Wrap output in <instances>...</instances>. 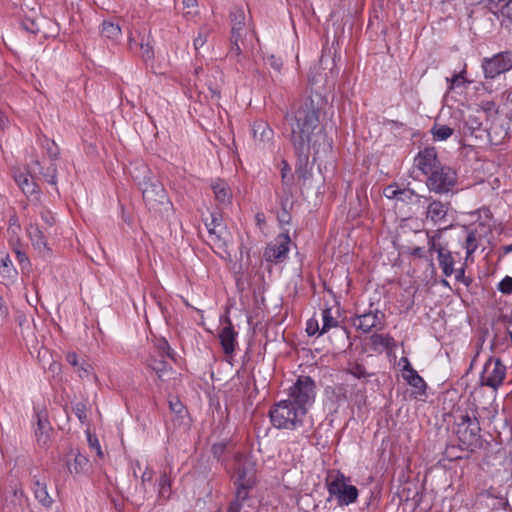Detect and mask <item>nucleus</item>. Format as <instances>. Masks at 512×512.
I'll use <instances>...</instances> for the list:
<instances>
[{
    "mask_svg": "<svg viewBox=\"0 0 512 512\" xmlns=\"http://www.w3.org/2000/svg\"><path fill=\"white\" fill-rule=\"evenodd\" d=\"M322 107L323 98L311 95L296 102L284 117L294 151L312 149L314 161L332 151V139L320 124Z\"/></svg>",
    "mask_w": 512,
    "mask_h": 512,
    "instance_id": "1",
    "label": "nucleus"
},
{
    "mask_svg": "<svg viewBox=\"0 0 512 512\" xmlns=\"http://www.w3.org/2000/svg\"><path fill=\"white\" fill-rule=\"evenodd\" d=\"M142 177L132 175L134 181L142 192L143 200L149 210H167L171 205L168 194L161 183L145 165H141Z\"/></svg>",
    "mask_w": 512,
    "mask_h": 512,
    "instance_id": "2",
    "label": "nucleus"
},
{
    "mask_svg": "<svg viewBox=\"0 0 512 512\" xmlns=\"http://www.w3.org/2000/svg\"><path fill=\"white\" fill-rule=\"evenodd\" d=\"M307 412L291 401L281 400L269 410L271 424L276 429L296 430L303 426Z\"/></svg>",
    "mask_w": 512,
    "mask_h": 512,
    "instance_id": "3",
    "label": "nucleus"
},
{
    "mask_svg": "<svg viewBox=\"0 0 512 512\" xmlns=\"http://www.w3.org/2000/svg\"><path fill=\"white\" fill-rule=\"evenodd\" d=\"M326 487L329 494L328 501L335 498L338 506H348L357 501L359 490L350 484V477L341 471H334L326 478Z\"/></svg>",
    "mask_w": 512,
    "mask_h": 512,
    "instance_id": "4",
    "label": "nucleus"
},
{
    "mask_svg": "<svg viewBox=\"0 0 512 512\" xmlns=\"http://www.w3.org/2000/svg\"><path fill=\"white\" fill-rule=\"evenodd\" d=\"M456 433L459 443L465 447L466 451L473 452L481 446V427L476 411L461 414L456 422Z\"/></svg>",
    "mask_w": 512,
    "mask_h": 512,
    "instance_id": "5",
    "label": "nucleus"
},
{
    "mask_svg": "<svg viewBox=\"0 0 512 512\" xmlns=\"http://www.w3.org/2000/svg\"><path fill=\"white\" fill-rule=\"evenodd\" d=\"M229 16L231 21V37L228 56L237 58V61L240 62L242 46H244V38L247 33L244 8L237 5L233 6Z\"/></svg>",
    "mask_w": 512,
    "mask_h": 512,
    "instance_id": "6",
    "label": "nucleus"
},
{
    "mask_svg": "<svg viewBox=\"0 0 512 512\" xmlns=\"http://www.w3.org/2000/svg\"><path fill=\"white\" fill-rule=\"evenodd\" d=\"M316 398V383L306 375H300L288 390L287 400L303 408L308 413Z\"/></svg>",
    "mask_w": 512,
    "mask_h": 512,
    "instance_id": "7",
    "label": "nucleus"
},
{
    "mask_svg": "<svg viewBox=\"0 0 512 512\" xmlns=\"http://www.w3.org/2000/svg\"><path fill=\"white\" fill-rule=\"evenodd\" d=\"M507 378L508 365L505 361L500 357L490 356L484 364L479 381L481 386L489 387L496 392Z\"/></svg>",
    "mask_w": 512,
    "mask_h": 512,
    "instance_id": "8",
    "label": "nucleus"
},
{
    "mask_svg": "<svg viewBox=\"0 0 512 512\" xmlns=\"http://www.w3.org/2000/svg\"><path fill=\"white\" fill-rule=\"evenodd\" d=\"M481 68L486 80H494L509 72L512 70V51L506 50L491 57H484L481 61Z\"/></svg>",
    "mask_w": 512,
    "mask_h": 512,
    "instance_id": "9",
    "label": "nucleus"
},
{
    "mask_svg": "<svg viewBox=\"0 0 512 512\" xmlns=\"http://www.w3.org/2000/svg\"><path fill=\"white\" fill-rule=\"evenodd\" d=\"M457 183V173L447 165H442L430 173L426 179L427 188L434 193L444 194L453 189Z\"/></svg>",
    "mask_w": 512,
    "mask_h": 512,
    "instance_id": "10",
    "label": "nucleus"
},
{
    "mask_svg": "<svg viewBox=\"0 0 512 512\" xmlns=\"http://www.w3.org/2000/svg\"><path fill=\"white\" fill-rule=\"evenodd\" d=\"M440 238L441 230H438L433 236L428 235V251L437 253L439 266L443 274L449 277L455 271V260L452 252L447 248V246L440 243Z\"/></svg>",
    "mask_w": 512,
    "mask_h": 512,
    "instance_id": "11",
    "label": "nucleus"
},
{
    "mask_svg": "<svg viewBox=\"0 0 512 512\" xmlns=\"http://www.w3.org/2000/svg\"><path fill=\"white\" fill-rule=\"evenodd\" d=\"M205 226L209 233V240L212 245L213 250L218 253H228V240H227V231L225 227L222 225L221 216L216 214H211V221L205 223Z\"/></svg>",
    "mask_w": 512,
    "mask_h": 512,
    "instance_id": "12",
    "label": "nucleus"
},
{
    "mask_svg": "<svg viewBox=\"0 0 512 512\" xmlns=\"http://www.w3.org/2000/svg\"><path fill=\"white\" fill-rule=\"evenodd\" d=\"M291 239L289 231L280 233L273 242L269 243L264 251V258L267 262L275 264L281 263L286 260L289 252Z\"/></svg>",
    "mask_w": 512,
    "mask_h": 512,
    "instance_id": "13",
    "label": "nucleus"
},
{
    "mask_svg": "<svg viewBox=\"0 0 512 512\" xmlns=\"http://www.w3.org/2000/svg\"><path fill=\"white\" fill-rule=\"evenodd\" d=\"M353 324L363 333H369L372 329L382 330L385 325V314L379 309L369 310L356 315Z\"/></svg>",
    "mask_w": 512,
    "mask_h": 512,
    "instance_id": "14",
    "label": "nucleus"
},
{
    "mask_svg": "<svg viewBox=\"0 0 512 512\" xmlns=\"http://www.w3.org/2000/svg\"><path fill=\"white\" fill-rule=\"evenodd\" d=\"M414 164L422 174L427 176L443 165L435 147H426L420 150L414 159Z\"/></svg>",
    "mask_w": 512,
    "mask_h": 512,
    "instance_id": "15",
    "label": "nucleus"
},
{
    "mask_svg": "<svg viewBox=\"0 0 512 512\" xmlns=\"http://www.w3.org/2000/svg\"><path fill=\"white\" fill-rule=\"evenodd\" d=\"M235 462L234 482L255 483V462L241 454L236 455Z\"/></svg>",
    "mask_w": 512,
    "mask_h": 512,
    "instance_id": "16",
    "label": "nucleus"
},
{
    "mask_svg": "<svg viewBox=\"0 0 512 512\" xmlns=\"http://www.w3.org/2000/svg\"><path fill=\"white\" fill-rule=\"evenodd\" d=\"M451 208L449 202H441L439 200H432L426 211V219L431 221L434 225L446 224L448 222V212Z\"/></svg>",
    "mask_w": 512,
    "mask_h": 512,
    "instance_id": "17",
    "label": "nucleus"
},
{
    "mask_svg": "<svg viewBox=\"0 0 512 512\" xmlns=\"http://www.w3.org/2000/svg\"><path fill=\"white\" fill-rule=\"evenodd\" d=\"M37 424L35 428L36 442L39 447L46 448L50 444L51 424L43 412L36 413Z\"/></svg>",
    "mask_w": 512,
    "mask_h": 512,
    "instance_id": "18",
    "label": "nucleus"
},
{
    "mask_svg": "<svg viewBox=\"0 0 512 512\" xmlns=\"http://www.w3.org/2000/svg\"><path fill=\"white\" fill-rule=\"evenodd\" d=\"M227 325L224 326L219 332V339L222 350L226 355H232L237 345L236 337L238 333L234 330L232 322L229 318L226 319Z\"/></svg>",
    "mask_w": 512,
    "mask_h": 512,
    "instance_id": "19",
    "label": "nucleus"
},
{
    "mask_svg": "<svg viewBox=\"0 0 512 512\" xmlns=\"http://www.w3.org/2000/svg\"><path fill=\"white\" fill-rule=\"evenodd\" d=\"M478 227L484 228L483 223H479L477 227L473 226H464L466 231V239L464 243V248L466 249V259L477 250L479 246V240L481 239V234L478 231Z\"/></svg>",
    "mask_w": 512,
    "mask_h": 512,
    "instance_id": "20",
    "label": "nucleus"
},
{
    "mask_svg": "<svg viewBox=\"0 0 512 512\" xmlns=\"http://www.w3.org/2000/svg\"><path fill=\"white\" fill-rule=\"evenodd\" d=\"M211 188L214 193L215 200L222 207H226L231 204L232 192L229 185L221 179H217L212 183Z\"/></svg>",
    "mask_w": 512,
    "mask_h": 512,
    "instance_id": "21",
    "label": "nucleus"
},
{
    "mask_svg": "<svg viewBox=\"0 0 512 512\" xmlns=\"http://www.w3.org/2000/svg\"><path fill=\"white\" fill-rule=\"evenodd\" d=\"M88 463V458L80 452L74 454L73 451H71L70 454L66 456L67 469L69 473L73 475H78L85 472Z\"/></svg>",
    "mask_w": 512,
    "mask_h": 512,
    "instance_id": "22",
    "label": "nucleus"
},
{
    "mask_svg": "<svg viewBox=\"0 0 512 512\" xmlns=\"http://www.w3.org/2000/svg\"><path fill=\"white\" fill-rule=\"evenodd\" d=\"M311 150L312 149H306L304 153L301 151H295V154L297 155L295 173L299 180L306 181L312 176L311 169L308 168V160Z\"/></svg>",
    "mask_w": 512,
    "mask_h": 512,
    "instance_id": "23",
    "label": "nucleus"
},
{
    "mask_svg": "<svg viewBox=\"0 0 512 512\" xmlns=\"http://www.w3.org/2000/svg\"><path fill=\"white\" fill-rule=\"evenodd\" d=\"M371 349L374 351H378L380 347H382L387 352H391L396 348V341L394 338L388 334H378L374 333L370 337Z\"/></svg>",
    "mask_w": 512,
    "mask_h": 512,
    "instance_id": "24",
    "label": "nucleus"
},
{
    "mask_svg": "<svg viewBox=\"0 0 512 512\" xmlns=\"http://www.w3.org/2000/svg\"><path fill=\"white\" fill-rule=\"evenodd\" d=\"M14 180L26 195H33L38 192V185L29 173L19 172L14 175Z\"/></svg>",
    "mask_w": 512,
    "mask_h": 512,
    "instance_id": "25",
    "label": "nucleus"
},
{
    "mask_svg": "<svg viewBox=\"0 0 512 512\" xmlns=\"http://www.w3.org/2000/svg\"><path fill=\"white\" fill-rule=\"evenodd\" d=\"M148 367L156 373L160 381H166L167 376L172 371V367L162 357L161 359H157L156 357L151 356L148 359Z\"/></svg>",
    "mask_w": 512,
    "mask_h": 512,
    "instance_id": "26",
    "label": "nucleus"
},
{
    "mask_svg": "<svg viewBox=\"0 0 512 512\" xmlns=\"http://www.w3.org/2000/svg\"><path fill=\"white\" fill-rule=\"evenodd\" d=\"M28 234L32 245L35 249H37L40 253L49 252L50 248L47 245L46 238L43 232L37 226H31L28 228Z\"/></svg>",
    "mask_w": 512,
    "mask_h": 512,
    "instance_id": "27",
    "label": "nucleus"
},
{
    "mask_svg": "<svg viewBox=\"0 0 512 512\" xmlns=\"http://www.w3.org/2000/svg\"><path fill=\"white\" fill-rule=\"evenodd\" d=\"M403 378L410 386H412L416 390V393H418L419 395L426 394V382L415 369H411L403 373Z\"/></svg>",
    "mask_w": 512,
    "mask_h": 512,
    "instance_id": "28",
    "label": "nucleus"
},
{
    "mask_svg": "<svg viewBox=\"0 0 512 512\" xmlns=\"http://www.w3.org/2000/svg\"><path fill=\"white\" fill-rule=\"evenodd\" d=\"M32 489L34 496L39 501V503H41L44 507H51L53 499L49 495L47 485L45 483H42L39 480H34Z\"/></svg>",
    "mask_w": 512,
    "mask_h": 512,
    "instance_id": "29",
    "label": "nucleus"
},
{
    "mask_svg": "<svg viewBox=\"0 0 512 512\" xmlns=\"http://www.w3.org/2000/svg\"><path fill=\"white\" fill-rule=\"evenodd\" d=\"M101 35L110 40H117L121 35V27L114 20H104L101 25Z\"/></svg>",
    "mask_w": 512,
    "mask_h": 512,
    "instance_id": "30",
    "label": "nucleus"
},
{
    "mask_svg": "<svg viewBox=\"0 0 512 512\" xmlns=\"http://www.w3.org/2000/svg\"><path fill=\"white\" fill-rule=\"evenodd\" d=\"M252 131L254 138L262 142L269 140L273 134L268 124L262 121L254 123Z\"/></svg>",
    "mask_w": 512,
    "mask_h": 512,
    "instance_id": "31",
    "label": "nucleus"
},
{
    "mask_svg": "<svg viewBox=\"0 0 512 512\" xmlns=\"http://www.w3.org/2000/svg\"><path fill=\"white\" fill-rule=\"evenodd\" d=\"M454 130L447 125L434 123L431 128V134L436 141H445L452 136Z\"/></svg>",
    "mask_w": 512,
    "mask_h": 512,
    "instance_id": "32",
    "label": "nucleus"
},
{
    "mask_svg": "<svg viewBox=\"0 0 512 512\" xmlns=\"http://www.w3.org/2000/svg\"><path fill=\"white\" fill-rule=\"evenodd\" d=\"M255 483H243V482H234L235 486V498L234 500L244 503L249 497V493L251 489L254 487Z\"/></svg>",
    "mask_w": 512,
    "mask_h": 512,
    "instance_id": "33",
    "label": "nucleus"
},
{
    "mask_svg": "<svg viewBox=\"0 0 512 512\" xmlns=\"http://www.w3.org/2000/svg\"><path fill=\"white\" fill-rule=\"evenodd\" d=\"M322 322L323 324L320 330V335L339 325L338 320L332 316V311L329 307H326L322 310Z\"/></svg>",
    "mask_w": 512,
    "mask_h": 512,
    "instance_id": "34",
    "label": "nucleus"
},
{
    "mask_svg": "<svg viewBox=\"0 0 512 512\" xmlns=\"http://www.w3.org/2000/svg\"><path fill=\"white\" fill-rule=\"evenodd\" d=\"M40 174L49 184L53 186L57 185V166L55 161H51V163L46 168H41Z\"/></svg>",
    "mask_w": 512,
    "mask_h": 512,
    "instance_id": "35",
    "label": "nucleus"
},
{
    "mask_svg": "<svg viewBox=\"0 0 512 512\" xmlns=\"http://www.w3.org/2000/svg\"><path fill=\"white\" fill-rule=\"evenodd\" d=\"M0 273L5 278H14L17 275V270L14 268L9 255L1 259Z\"/></svg>",
    "mask_w": 512,
    "mask_h": 512,
    "instance_id": "36",
    "label": "nucleus"
},
{
    "mask_svg": "<svg viewBox=\"0 0 512 512\" xmlns=\"http://www.w3.org/2000/svg\"><path fill=\"white\" fill-rule=\"evenodd\" d=\"M346 371L358 379L367 378L372 375V373L366 371V368L363 364L358 362H350Z\"/></svg>",
    "mask_w": 512,
    "mask_h": 512,
    "instance_id": "37",
    "label": "nucleus"
},
{
    "mask_svg": "<svg viewBox=\"0 0 512 512\" xmlns=\"http://www.w3.org/2000/svg\"><path fill=\"white\" fill-rule=\"evenodd\" d=\"M159 496L162 498H169L171 494V480L166 472H164L158 481Z\"/></svg>",
    "mask_w": 512,
    "mask_h": 512,
    "instance_id": "38",
    "label": "nucleus"
},
{
    "mask_svg": "<svg viewBox=\"0 0 512 512\" xmlns=\"http://www.w3.org/2000/svg\"><path fill=\"white\" fill-rule=\"evenodd\" d=\"M464 450L466 449L461 443L459 445H447L444 454L449 461H455L463 458L461 452Z\"/></svg>",
    "mask_w": 512,
    "mask_h": 512,
    "instance_id": "39",
    "label": "nucleus"
},
{
    "mask_svg": "<svg viewBox=\"0 0 512 512\" xmlns=\"http://www.w3.org/2000/svg\"><path fill=\"white\" fill-rule=\"evenodd\" d=\"M283 167L281 168V190H291L293 186V176L289 175L290 167L286 161H283Z\"/></svg>",
    "mask_w": 512,
    "mask_h": 512,
    "instance_id": "40",
    "label": "nucleus"
},
{
    "mask_svg": "<svg viewBox=\"0 0 512 512\" xmlns=\"http://www.w3.org/2000/svg\"><path fill=\"white\" fill-rule=\"evenodd\" d=\"M209 33L210 29L208 26H202L199 28L198 35L193 41V45L196 51H198L206 43Z\"/></svg>",
    "mask_w": 512,
    "mask_h": 512,
    "instance_id": "41",
    "label": "nucleus"
},
{
    "mask_svg": "<svg viewBox=\"0 0 512 512\" xmlns=\"http://www.w3.org/2000/svg\"><path fill=\"white\" fill-rule=\"evenodd\" d=\"M43 148L46 150L51 161H56L58 159L60 150L53 140L46 138L43 142Z\"/></svg>",
    "mask_w": 512,
    "mask_h": 512,
    "instance_id": "42",
    "label": "nucleus"
},
{
    "mask_svg": "<svg viewBox=\"0 0 512 512\" xmlns=\"http://www.w3.org/2000/svg\"><path fill=\"white\" fill-rule=\"evenodd\" d=\"M482 122L475 116H469L465 121L464 130L465 133L474 134L476 131L481 130Z\"/></svg>",
    "mask_w": 512,
    "mask_h": 512,
    "instance_id": "43",
    "label": "nucleus"
},
{
    "mask_svg": "<svg viewBox=\"0 0 512 512\" xmlns=\"http://www.w3.org/2000/svg\"><path fill=\"white\" fill-rule=\"evenodd\" d=\"M293 191L291 190H282L281 195L279 196V204L281 208L292 209L293 208Z\"/></svg>",
    "mask_w": 512,
    "mask_h": 512,
    "instance_id": "44",
    "label": "nucleus"
},
{
    "mask_svg": "<svg viewBox=\"0 0 512 512\" xmlns=\"http://www.w3.org/2000/svg\"><path fill=\"white\" fill-rule=\"evenodd\" d=\"M398 198L397 200L405 203H410L413 201L414 197L420 198L421 196L418 195L414 190L410 188H403L397 191Z\"/></svg>",
    "mask_w": 512,
    "mask_h": 512,
    "instance_id": "45",
    "label": "nucleus"
},
{
    "mask_svg": "<svg viewBox=\"0 0 512 512\" xmlns=\"http://www.w3.org/2000/svg\"><path fill=\"white\" fill-rule=\"evenodd\" d=\"M169 408L171 412L175 413L179 417H183V414L186 413L184 405L177 397L169 400Z\"/></svg>",
    "mask_w": 512,
    "mask_h": 512,
    "instance_id": "46",
    "label": "nucleus"
},
{
    "mask_svg": "<svg viewBox=\"0 0 512 512\" xmlns=\"http://www.w3.org/2000/svg\"><path fill=\"white\" fill-rule=\"evenodd\" d=\"M497 289L505 295L512 294V277L505 276L497 285Z\"/></svg>",
    "mask_w": 512,
    "mask_h": 512,
    "instance_id": "47",
    "label": "nucleus"
},
{
    "mask_svg": "<svg viewBox=\"0 0 512 512\" xmlns=\"http://www.w3.org/2000/svg\"><path fill=\"white\" fill-rule=\"evenodd\" d=\"M73 411L76 417L79 419L81 423H85L87 420V407L83 402H78L75 404Z\"/></svg>",
    "mask_w": 512,
    "mask_h": 512,
    "instance_id": "48",
    "label": "nucleus"
},
{
    "mask_svg": "<svg viewBox=\"0 0 512 512\" xmlns=\"http://www.w3.org/2000/svg\"><path fill=\"white\" fill-rule=\"evenodd\" d=\"M141 50V56L145 61L152 60L154 58L153 47L147 42L144 43V40L139 44Z\"/></svg>",
    "mask_w": 512,
    "mask_h": 512,
    "instance_id": "49",
    "label": "nucleus"
},
{
    "mask_svg": "<svg viewBox=\"0 0 512 512\" xmlns=\"http://www.w3.org/2000/svg\"><path fill=\"white\" fill-rule=\"evenodd\" d=\"M292 209L281 208V210L277 214V220L280 225H287L291 222V211Z\"/></svg>",
    "mask_w": 512,
    "mask_h": 512,
    "instance_id": "50",
    "label": "nucleus"
},
{
    "mask_svg": "<svg viewBox=\"0 0 512 512\" xmlns=\"http://www.w3.org/2000/svg\"><path fill=\"white\" fill-rule=\"evenodd\" d=\"M455 273V279L458 282L463 283L466 287H469L472 283V279L470 277L465 276V267H461L460 269H457L454 271Z\"/></svg>",
    "mask_w": 512,
    "mask_h": 512,
    "instance_id": "51",
    "label": "nucleus"
},
{
    "mask_svg": "<svg viewBox=\"0 0 512 512\" xmlns=\"http://www.w3.org/2000/svg\"><path fill=\"white\" fill-rule=\"evenodd\" d=\"M159 352L161 354V357L164 358V356H168L170 358L173 357L174 351L169 346L168 342L166 340H163L159 346H158Z\"/></svg>",
    "mask_w": 512,
    "mask_h": 512,
    "instance_id": "52",
    "label": "nucleus"
},
{
    "mask_svg": "<svg viewBox=\"0 0 512 512\" xmlns=\"http://www.w3.org/2000/svg\"><path fill=\"white\" fill-rule=\"evenodd\" d=\"M465 69L458 74H454L451 78H447L449 82V90H452L455 86L460 85V79H464Z\"/></svg>",
    "mask_w": 512,
    "mask_h": 512,
    "instance_id": "53",
    "label": "nucleus"
},
{
    "mask_svg": "<svg viewBox=\"0 0 512 512\" xmlns=\"http://www.w3.org/2000/svg\"><path fill=\"white\" fill-rule=\"evenodd\" d=\"M267 62L276 71H280L283 65L282 59L273 54L267 57Z\"/></svg>",
    "mask_w": 512,
    "mask_h": 512,
    "instance_id": "54",
    "label": "nucleus"
},
{
    "mask_svg": "<svg viewBox=\"0 0 512 512\" xmlns=\"http://www.w3.org/2000/svg\"><path fill=\"white\" fill-rule=\"evenodd\" d=\"M320 330L319 329V325H318V321L317 320H314V319H310L308 322H307V326H306V332L309 336H313L315 335L317 332L320 333Z\"/></svg>",
    "mask_w": 512,
    "mask_h": 512,
    "instance_id": "55",
    "label": "nucleus"
},
{
    "mask_svg": "<svg viewBox=\"0 0 512 512\" xmlns=\"http://www.w3.org/2000/svg\"><path fill=\"white\" fill-rule=\"evenodd\" d=\"M483 111L486 113H496L497 112V106L494 101H482L480 104Z\"/></svg>",
    "mask_w": 512,
    "mask_h": 512,
    "instance_id": "56",
    "label": "nucleus"
},
{
    "mask_svg": "<svg viewBox=\"0 0 512 512\" xmlns=\"http://www.w3.org/2000/svg\"><path fill=\"white\" fill-rule=\"evenodd\" d=\"M400 189L397 188V186L395 185H389L387 186L385 189H384V195L388 198V199H394V198H398V193L397 191H399Z\"/></svg>",
    "mask_w": 512,
    "mask_h": 512,
    "instance_id": "57",
    "label": "nucleus"
},
{
    "mask_svg": "<svg viewBox=\"0 0 512 512\" xmlns=\"http://www.w3.org/2000/svg\"><path fill=\"white\" fill-rule=\"evenodd\" d=\"M88 442L91 448L95 449L97 455L99 457H102L103 453L99 444V441L96 437H92L91 435L88 436Z\"/></svg>",
    "mask_w": 512,
    "mask_h": 512,
    "instance_id": "58",
    "label": "nucleus"
},
{
    "mask_svg": "<svg viewBox=\"0 0 512 512\" xmlns=\"http://www.w3.org/2000/svg\"><path fill=\"white\" fill-rule=\"evenodd\" d=\"M22 26L25 30H27L30 33L36 34L39 32V28L36 25V23L32 20H26L22 23Z\"/></svg>",
    "mask_w": 512,
    "mask_h": 512,
    "instance_id": "59",
    "label": "nucleus"
},
{
    "mask_svg": "<svg viewBox=\"0 0 512 512\" xmlns=\"http://www.w3.org/2000/svg\"><path fill=\"white\" fill-rule=\"evenodd\" d=\"M89 370H90V365L85 362H83L82 364H79L76 369L80 378L87 377L89 375Z\"/></svg>",
    "mask_w": 512,
    "mask_h": 512,
    "instance_id": "60",
    "label": "nucleus"
},
{
    "mask_svg": "<svg viewBox=\"0 0 512 512\" xmlns=\"http://www.w3.org/2000/svg\"><path fill=\"white\" fill-rule=\"evenodd\" d=\"M493 2H496L497 4L505 3L504 7L506 10V15L509 19H511L512 22V0H492Z\"/></svg>",
    "mask_w": 512,
    "mask_h": 512,
    "instance_id": "61",
    "label": "nucleus"
},
{
    "mask_svg": "<svg viewBox=\"0 0 512 512\" xmlns=\"http://www.w3.org/2000/svg\"><path fill=\"white\" fill-rule=\"evenodd\" d=\"M153 479V471L149 468H146L145 471L142 473V476H141V484L143 486L144 489L145 488V484L147 482H151Z\"/></svg>",
    "mask_w": 512,
    "mask_h": 512,
    "instance_id": "62",
    "label": "nucleus"
},
{
    "mask_svg": "<svg viewBox=\"0 0 512 512\" xmlns=\"http://www.w3.org/2000/svg\"><path fill=\"white\" fill-rule=\"evenodd\" d=\"M494 508L503 509V510H511L508 500L503 497L498 498V502H497V504L494 505Z\"/></svg>",
    "mask_w": 512,
    "mask_h": 512,
    "instance_id": "63",
    "label": "nucleus"
},
{
    "mask_svg": "<svg viewBox=\"0 0 512 512\" xmlns=\"http://www.w3.org/2000/svg\"><path fill=\"white\" fill-rule=\"evenodd\" d=\"M243 503L233 500L230 502L227 512H241Z\"/></svg>",
    "mask_w": 512,
    "mask_h": 512,
    "instance_id": "64",
    "label": "nucleus"
}]
</instances>
